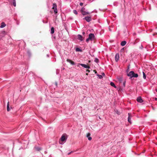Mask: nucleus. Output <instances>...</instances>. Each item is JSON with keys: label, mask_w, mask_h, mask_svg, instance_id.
I'll use <instances>...</instances> for the list:
<instances>
[{"label": "nucleus", "mask_w": 157, "mask_h": 157, "mask_svg": "<svg viewBox=\"0 0 157 157\" xmlns=\"http://www.w3.org/2000/svg\"><path fill=\"white\" fill-rule=\"evenodd\" d=\"M128 76L130 77V78H132L133 77L137 78L138 76V74L135 73L133 71H131L127 74Z\"/></svg>", "instance_id": "1"}, {"label": "nucleus", "mask_w": 157, "mask_h": 157, "mask_svg": "<svg viewBox=\"0 0 157 157\" xmlns=\"http://www.w3.org/2000/svg\"><path fill=\"white\" fill-rule=\"evenodd\" d=\"M94 35L93 33H90L89 35V37L86 40V41L87 42H88L90 40L91 41L94 40Z\"/></svg>", "instance_id": "2"}, {"label": "nucleus", "mask_w": 157, "mask_h": 157, "mask_svg": "<svg viewBox=\"0 0 157 157\" xmlns=\"http://www.w3.org/2000/svg\"><path fill=\"white\" fill-rule=\"evenodd\" d=\"M85 8L84 7H82L81 10V12L82 14L83 15H86L89 14V13L86 11H85Z\"/></svg>", "instance_id": "3"}, {"label": "nucleus", "mask_w": 157, "mask_h": 157, "mask_svg": "<svg viewBox=\"0 0 157 157\" xmlns=\"http://www.w3.org/2000/svg\"><path fill=\"white\" fill-rule=\"evenodd\" d=\"M66 139H67L66 138L65 136L63 135L60 138L61 141H59V143L61 144H63V142L65 141L66 140Z\"/></svg>", "instance_id": "4"}, {"label": "nucleus", "mask_w": 157, "mask_h": 157, "mask_svg": "<svg viewBox=\"0 0 157 157\" xmlns=\"http://www.w3.org/2000/svg\"><path fill=\"white\" fill-rule=\"evenodd\" d=\"M52 9L54 10V11L55 14L57 13L58 10L57 8V5L56 3H53V4Z\"/></svg>", "instance_id": "5"}, {"label": "nucleus", "mask_w": 157, "mask_h": 157, "mask_svg": "<svg viewBox=\"0 0 157 157\" xmlns=\"http://www.w3.org/2000/svg\"><path fill=\"white\" fill-rule=\"evenodd\" d=\"M81 65L82 67L86 68H87V69H90V67L88 66V65H87L86 64H82V63H79L78 64V65H77V66L78 67H79V65Z\"/></svg>", "instance_id": "6"}, {"label": "nucleus", "mask_w": 157, "mask_h": 157, "mask_svg": "<svg viewBox=\"0 0 157 157\" xmlns=\"http://www.w3.org/2000/svg\"><path fill=\"white\" fill-rule=\"evenodd\" d=\"M83 19H85L88 22H89L91 20V17H90L88 16L86 17Z\"/></svg>", "instance_id": "7"}, {"label": "nucleus", "mask_w": 157, "mask_h": 157, "mask_svg": "<svg viewBox=\"0 0 157 157\" xmlns=\"http://www.w3.org/2000/svg\"><path fill=\"white\" fill-rule=\"evenodd\" d=\"M67 61L68 62L70 63L72 65H75V62L70 59H67Z\"/></svg>", "instance_id": "8"}, {"label": "nucleus", "mask_w": 157, "mask_h": 157, "mask_svg": "<svg viewBox=\"0 0 157 157\" xmlns=\"http://www.w3.org/2000/svg\"><path fill=\"white\" fill-rule=\"evenodd\" d=\"M137 101L140 103H142L143 102V100L140 97H139L137 98Z\"/></svg>", "instance_id": "9"}, {"label": "nucleus", "mask_w": 157, "mask_h": 157, "mask_svg": "<svg viewBox=\"0 0 157 157\" xmlns=\"http://www.w3.org/2000/svg\"><path fill=\"white\" fill-rule=\"evenodd\" d=\"M119 58V54H117L115 56V60L116 62H117Z\"/></svg>", "instance_id": "10"}, {"label": "nucleus", "mask_w": 157, "mask_h": 157, "mask_svg": "<svg viewBox=\"0 0 157 157\" xmlns=\"http://www.w3.org/2000/svg\"><path fill=\"white\" fill-rule=\"evenodd\" d=\"M78 39L80 40L81 41H82L83 40L82 36L79 34L78 35Z\"/></svg>", "instance_id": "11"}, {"label": "nucleus", "mask_w": 157, "mask_h": 157, "mask_svg": "<svg viewBox=\"0 0 157 157\" xmlns=\"http://www.w3.org/2000/svg\"><path fill=\"white\" fill-rule=\"evenodd\" d=\"M90 134L89 133H88L86 134V137H88V139L89 140H92V138L90 136Z\"/></svg>", "instance_id": "12"}, {"label": "nucleus", "mask_w": 157, "mask_h": 157, "mask_svg": "<svg viewBox=\"0 0 157 157\" xmlns=\"http://www.w3.org/2000/svg\"><path fill=\"white\" fill-rule=\"evenodd\" d=\"M128 121L129 123H131V114L130 113H128Z\"/></svg>", "instance_id": "13"}, {"label": "nucleus", "mask_w": 157, "mask_h": 157, "mask_svg": "<svg viewBox=\"0 0 157 157\" xmlns=\"http://www.w3.org/2000/svg\"><path fill=\"white\" fill-rule=\"evenodd\" d=\"M126 44V42L125 41H123L121 42V44L122 46H124Z\"/></svg>", "instance_id": "14"}, {"label": "nucleus", "mask_w": 157, "mask_h": 157, "mask_svg": "<svg viewBox=\"0 0 157 157\" xmlns=\"http://www.w3.org/2000/svg\"><path fill=\"white\" fill-rule=\"evenodd\" d=\"M6 26V24H5L4 23L2 22V23L1 25L0 26V28H3L4 27Z\"/></svg>", "instance_id": "15"}, {"label": "nucleus", "mask_w": 157, "mask_h": 157, "mask_svg": "<svg viewBox=\"0 0 157 157\" xmlns=\"http://www.w3.org/2000/svg\"><path fill=\"white\" fill-rule=\"evenodd\" d=\"M110 84L112 86L114 87L115 88H117V86H116V85H115L114 83L113 82H111L110 83Z\"/></svg>", "instance_id": "16"}, {"label": "nucleus", "mask_w": 157, "mask_h": 157, "mask_svg": "<svg viewBox=\"0 0 157 157\" xmlns=\"http://www.w3.org/2000/svg\"><path fill=\"white\" fill-rule=\"evenodd\" d=\"M54 33V29L53 27H52L51 28V34H53Z\"/></svg>", "instance_id": "17"}, {"label": "nucleus", "mask_w": 157, "mask_h": 157, "mask_svg": "<svg viewBox=\"0 0 157 157\" xmlns=\"http://www.w3.org/2000/svg\"><path fill=\"white\" fill-rule=\"evenodd\" d=\"M34 148L36 150L38 151H39L41 150V148L39 147H35Z\"/></svg>", "instance_id": "18"}, {"label": "nucleus", "mask_w": 157, "mask_h": 157, "mask_svg": "<svg viewBox=\"0 0 157 157\" xmlns=\"http://www.w3.org/2000/svg\"><path fill=\"white\" fill-rule=\"evenodd\" d=\"M7 111H10V109L9 108V102L8 103L7 105Z\"/></svg>", "instance_id": "19"}, {"label": "nucleus", "mask_w": 157, "mask_h": 157, "mask_svg": "<svg viewBox=\"0 0 157 157\" xmlns=\"http://www.w3.org/2000/svg\"><path fill=\"white\" fill-rule=\"evenodd\" d=\"M143 78L144 79H145L146 78V75L145 74L144 72H143Z\"/></svg>", "instance_id": "20"}, {"label": "nucleus", "mask_w": 157, "mask_h": 157, "mask_svg": "<svg viewBox=\"0 0 157 157\" xmlns=\"http://www.w3.org/2000/svg\"><path fill=\"white\" fill-rule=\"evenodd\" d=\"M75 50L77 52H78V51L81 52L82 51V50L78 48H76V49Z\"/></svg>", "instance_id": "21"}, {"label": "nucleus", "mask_w": 157, "mask_h": 157, "mask_svg": "<svg viewBox=\"0 0 157 157\" xmlns=\"http://www.w3.org/2000/svg\"><path fill=\"white\" fill-rule=\"evenodd\" d=\"M13 5L14 6H16V2L15 0H13Z\"/></svg>", "instance_id": "22"}, {"label": "nucleus", "mask_w": 157, "mask_h": 157, "mask_svg": "<svg viewBox=\"0 0 157 157\" xmlns=\"http://www.w3.org/2000/svg\"><path fill=\"white\" fill-rule=\"evenodd\" d=\"M73 12L76 15H77L78 14V12H77V11L75 10H73Z\"/></svg>", "instance_id": "23"}, {"label": "nucleus", "mask_w": 157, "mask_h": 157, "mask_svg": "<svg viewBox=\"0 0 157 157\" xmlns=\"http://www.w3.org/2000/svg\"><path fill=\"white\" fill-rule=\"evenodd\" d=\"M97 75L98 76L99 78L100 79L102 78V76L101 75Z\"/></svg>", "instance_id": "24"}, {"label": "nucleus", "mask_w": 157, "mask_h": 157, "mask_svg": "<svg viewBox=\"0 0 157 157\" xmlns=\"http://www.w3.org/2000/svg\"><path fill=\"white\" fill-rule=\"evenodd\" d=\"M98 59H95V60H94V61L95 62H96V63H98Z\"/></svg>", "instance_id": "25"}, {"label": "nucleus", "mask_w": 157, "mask_h": 157, "mask_svg": "<svg viewBox=\"0 0 157 157\" xmlns=\"http://www.w3.org/2000/svg\"><path fill=\"white\" fill-rule=\"evenodd\" d=\"M125 82H126L125 81H124L123 82V85L124 86H125Z\"/></svg>", "instance_id": "26"}, {"label": "nucleus", "mask_w": 157, "mask_h": 157, "mask_svg": "<svg viewBox=\"0 0 157 157\" xmlns=\"http://www.w3.org/2000/svg\"><path fill=\"white\" fill-rule=\"evenodd\" d=\"M80 6H82L83 5V3L82 2H81L80 3Z\"/></svg>", "instance_id": "27"}, {"label": "nucleus", "mask_w": 157, "mask_h": 157, "mask_svg": "<svg viewBox=\"0 0 157 157\" xmlns=\"http://www.w3.org/2000/svg\"><path fill=\"white\" fill-rule=\"evenodd\" d=\"M86 71L87 72H90V71L89 70H86Z\"/></svg>", "instance_id": "28"}, {"label": "nucleus", "mask_w": 157, "mask_h": 157, "mask_svg": "<svg viewBox=\"0 0 157 157\" xmlns=\"http://www.w3.org/2000/svg\"><path fill=\"white\" fill-rule=\"evenodd\" d=\"M119 80L120 81H121L122 80V78H120L119 79Z\"/></svg>", "instance_id": "29"}, {"label": "nucleus", "mask_w": 157, "mask_h": 157, "mask_svg": "<svg viewBox=\"0 0 157 157\" xmlns=\"http://www.w3.org/2000/svg\"><path fill=\"white\" fill-rule=\"evenodd\" d=\"M86 75H88V74L87 73H86Z\"/></svg>", "instance_id": "30"}, {"label": "nucleus", "mask_w": 157, "mask_h": 157, "mask_svg": "<svg viewBox=\"0 0 157 157\" xmlns=\"http://www.w3.org/2000/svg\"><path fill=\"white\" fill-rule=\"evenodd\" d=\"M70 153H71V152L69 153L68 154V155H69V154H70Z\"/></svg>", "instance_id": "31"}, {"label": "nucleus", "mask_w": 157, "mask_h": 157, "mask_svg": "<svg viewBox=\"0 0 157 157\" xmlns=\"http://www.w3.org/2000/svg\"><path fill=\"white\" fill-rule=\"evenodd\" d=\"M82 33H83V34H84V33H84V32H83Z\"/></svg>", "instance_id": "32"}, {"label": "nucleus", "mask_w": 157, "mask_h": 157, "mask_svg": "<svg viewBox=\"0 0 157 157\" xmlns=\"http://www.w3.org/2000/svg\"><path fill=\"white\" fill-rule=\"evenodd\" d=\"M95 73H97V72L96 71H95Z\"/></svg>", "instance_id": "33"}, {"label": "nucleus", "mask_w": 157, "mask_h": 157, "mask_svg": "<svg viewBox=\"0 0 157 157\" xmlns=\"http://www.w3.org/2000/svg\"><path fill=\"white\" fill-rule=\"evenodd\" d=\"M155 99L156 100H157V98H155Z\"/></svg>", "instance_id": "34"}, {"label": "nucleus", "mask_w": 157, "mask_h": 157, "mask_svg": "<svg viewBox=\"0 0 157 157\" xmlns=\"http://www.w3.org/2000/svg\"><path fill=\"white\" fill-rule=\"evenodd\" d=\"M156 91L157 92V89L156 90Z\"/></svg>", "instance_id": "35"}]
</instances>
